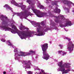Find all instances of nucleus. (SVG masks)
Returning a JSON list of instances; mask_svg holds the SVG:
<instances>
[{"label":"nucleus","mask_w":74,"mask_h":74,"mask_svg":"<svg viewBox=\"0 0 74 74\" xmlns=\"http://www.w3.org/2000/svg\"><path fill=\"white\" fill-rule=\"evenodd\" d=\"M37 33L36 32L35 33Z\"/></svg>","instance_id":"obj_35"},{"label":"nucleus","mask_w":74,"mask_h":74,"mask_svg":"<svg viewBox=\"0 0 74 74\" xmlns=\"http://www.w3.org/2000/svg\"><path fill=\"white\" fill-rule=\"evenodd\" d=\"M13 22H14V21L13 20Z\"/></svg>","instance_id":"obj_34"},{"label":"nucleus","mask_w":74,"mask_h":74,"mask_svg":"<svg viewBox=\"0 0 74 74\" xmlns=\"http://www.w3.org/2000/svg\"><path fill=\"white\" fill-rule=\"evenodd\" d=\"M7 44H8V45L10 46L11 47H12V48H15V47L10 42V40H8V41H7L6 42Z\"/></svg>","instance_id":"obj_15"},{"label":"nucleus","mask_w":74,"mask_h":74,"mask_svg":"<svg viewBox=\"0 0 74 74\" xmlns=\"http://www.w3.org/2000/svg\"><path fill=\"white\" fill-rule=\"evenodd\" d=\"M45 1L47 4H49L51 1V0H45Z\"/></svg>","instance_id":"obj_21"},{"label":"nucleus","mask_w":74,"mask_h":74,"mask_svg":"<svg viewBox=\"0 0 74 74\" xmlns=\"http://www.w3.org/2000/svg\"><path fill=\"white\" fill-rule=\"evenodd\" d=\"M55 18H56L55 20L56 22L57 23H59L60 27H63V25H61L60 24L64 22H66V23L65 24V26H64V27L66 26L68 27L69 26H71V25H73V23H72L71 21H69V20L66 19L63 15L61 14L60 16H58V17L55 16Z\"/></svg>","instance_id":"obj_4"},{"label":"nucleus","mask_w":74,"mask_h":74,"mask_svg":"<svg viewBox=\"0 0 74 74\" xmlns=\"http://www.w3.org/2000/svg\"><path fill=\"white\" fill-rule=\"evenodd\" d=\"M0 19L2 21L1 23L0 24V27L1 30H4L5 31H10L13 34H15L17 33L18 30L16 27L13 24H11L10 26H11L12 29H12L8 26V23L9 22V19L8 18L7 16L1 15H0Z\"/></svg>","instance_id":"obj_1"},{"label":"nucleus","mask_w":74,"mask_h":74,"mask_svg":"<svg viewBox=\"0 0 74 74\" xmlns=\"http://www.w3.org/2000/svg\"><path fill=\"white\" fill-rule=\"evenodd\" d=\"M33 68H34V69L35 71H36V70H40L41 69H39V68H38L37 66H34Z\"/></svg>","instance_id":"obj_20"},{"label":"nucleus","mask_w":74,"mask_h":74,"mask_svg":"<svg viewBox=\"0 0 74 74\" xmlns=\"http://www.w3.org/2000/svg\"><path fill=\"white\" fill-rule=\"evenodd\" d=\"M40 24L42 26H44L45 25V23H44V21H42L40 23Z\"/></svg>","instance_id":"obj_24"},{"label":"nucleus","mask_w":74,"mask_h":74,"mask_svg":"<svg viewBox=\"0 0 74 74\" xmlns=\"http://www.w3.org/2000/svg\"><path fill=\"white\" fill-rule=\"evenodd\" d=\"M14 15H13V16H14V15H16L17 16H20L21 19H23L25 18V19H27V17L29 15H32L33 14L31 13L30 12H29L28 10H25V12H22L21 13H13Z\"/></svg>","instance_id":"obj_7"},{"label":"nucleus","mask_w":74,"mask_h":74,"mask_svg":"<svg viewBox=\"0 0 74 74\" xmlns=\"http://www.w3.org/2000/svg\"><path fill=\"white\" fill-rule=\"evenodd\" d=\"M58 52L59 54H62V55L63 56L66 55V53L64 52V51H62V50H59Z\"/></svg>","instance_id":"obj_18"},{"label":"nucleus","mask_w":74,"mask_h":74,"mask_svg":"<svg viewBox=\"0 0 74 74\" xmlns=\"http://www.w3.org/2000/svg\"><path fill=\"white\" fill-rule=\"evenodd\" d=\"M38 58V57H37V55H36V58L37 59V58Z\"/></svg>","instance_id":"obj_30"},{"label":"nucleus","mask_w":74,"mask_h":74,"mask_svg":"<svg viewBox=\"0 0 74 74\" xmlns=\"http://www.w3.org/2000/svg\"><path fill=\"white\" fill-rule=\"evenodd\" d=\"M72 71H74V70H72Z\"/></svg>","instance_id":"obj_32"},{"label":"nucleus","mask_w":74,"mask_h":74,"mask_svg":"<svg viewBox=\"0 0 74 74\" xmlns=\"http://www.w3.org/2000/svg\"><path fill=\"white\" fill-rule=\"evenodd\" d=\"M31 9L33 12L35 14V15H36V16H38V17L41 18V17H43V16H44V15H45L44 14L40 12V11L38 10L35 9L34 8H32Z\"/></svg>","instance_id":"obj_11"},{"label":"nucleus","mask_w":74,"mask_h":74,"mask_svg":"<svg viewBox=\"0 0 74 74\" xmlns=\"http://www.w3.org/2000/svg\"><path fill=\"white\" fill-rule=\"evenodd\" d=\"M36 0V1H37V0Z\"/></svg>","instance_id":"obj_36"},{"label":"nucleus","mask_w":74,"mask_h":74,"mask_svg":"<svg viewBox=\"0 0 74 74\" xmlns=\"http://www.w3.org/2000/svg\"><path fill=\"white\" fill-rule=\"evenodd\" d=\"M3 73L4 74H5V73H6V72L4 71V72H3Z\"/></svg>","instance_id":"obj_29"},{"label":"nucleus","mask_w":74,"mask_h":74,"mask_svg":"<svg viewBox=\"0 0 74 74\" xmlns=\"http://www.w3.org/2000/svg\"><path fill=\"white\" fill-rule=\"evenodd\" d=\"M62 62L63 61H61V62H59L58 64V66H59V68L57 70L58 71H61L62 72H63L62 73V74H67V73H69V71H70V69H69V68H70V66L69 65H71V64L70 63H65L62 65ZM68 69L67 70H65V69Z\"/></svg>","instance_id":"obj_5"},{"label":"nucleus","mask_w":74,"mask_h":74,"mask_svg":"<svg viewBox=\"0 0 74 74\" xmlns=\"http://www.w3.org/2000/svg\"><path fill=\"white\" fill-rule=\"evenodd\" d=\"M37 7L40 8V9H42V10L45 9L44 6L41 5L40 3H38V5H37Z\"/></svg>","instance_id":"obj_17"},{"label":"nucleus","mask_w":74,"mask_h":74,"mask_svg":"<svg viewBox=\"0 0 74 74\" xmlns=\"http://www.w3.org/2000/svg\"><path fill=\"white\" fill-rule=\"evenodd\" d=\"M52 6H53V5H52V6H49V7H50V8H52Z\"/></svg>","instance_id":"obj_28"},{"label":"nucleus","mask_w":74,"mask_h":74,"mask_svg":"<svg viewBox=\"0 0 74 74\" xmlns=\"http://www.w3.org/2000/svg\"><path fill=\"white\" fill-rule=\"evenodd\" d=\"M1 41H2V42H5V40L3 39H1Z\"/></svg>","instance_id":"obj_26"},{"label":"nucleus","mask_w":74,"mask_h":74,"mask_svg":"<svg viewBox=\"0 0 74 74\" xmlns=\"http://www.w3.org/2000/svg\"><path fill=\"white\" fill-rule=\"evenodd\" d=\"M11 3L12 4H14L16 6H17V7H21V9L23 11H25V8L26 7L25 5H22V3H20L19 4L16 3L15 1H14V0H11Z\"/></svg>","instance_id":"obj_13"},{"label":"nucleus","mask_w":74,"mask_h":74,"mask_svg":"<svg viewBox=\"0 0 74 74\" xmlns=\"http://www.w3.org/2000/svg\"><path fill=\"white\" fill-rule=\"evenodd\" d=\"M27 73L28 74H32V73H32V72L31 71H27Z\"/></svg>","instance_id":"obj_25"},{"label":"nucleus","mask_w":74,"mask_h":74,"mask_svg":"<svg viewBox=\"0 0 74 74\" xmlns=\"http://www.w3.org/2000/svg\"><path fill=\"white\" fill-rule=\"evenodd\" d=\"M60 1L62 2L64 4H66V5H69L70 4H72L74 6V3H73L71 1L66 0H56L54 2L52 1L51 2V3L52 5H58V2H60Z\"/></svg>","instance_id":"obj_10"},{"label":"nucleus","mask_w":74,"mask_h":74,"mask_svg":"<svg viewBox=\"0 0 74 74\" xmlns=\"http://www.w3.org/2000/svg\"><path fill=\"white\" fill-rule=\"evenodd\" d=\"M50 25H51V26H55V23H54V22H53L52 21H51L50 22Z\"/></svg>","instance_id":"obj_22"},{"label":"nucleus","mask_w":74,"mask_h":74,"mask_svg":"<svg viewBox=\"0 0 74 74\" xmlns=\"http://www.w3.org/2000/svg\"><path fill=\"white\" fill-rule=\"evenodd\" d=\"M64 39L67 40L69 41L67 45V49L68 51H69V53H71V51H73V48H74V44L73 43V42L70 40L71 39L67 37H65Z\"/></svg>","instance_id":"obj_9"},{"label":"nucleus","mask_w":74,"mask_h":74,"mask_svg":"<svg viewBox=\"0 0 74 74\" xmlns=\"http://www.w3.org/2000/svg\"><path fill=\"white\" fill-rule=\"evenodd\" d=\"M22 63L24 64L23 67L25 69H30L31 65V61H21Z\"/></svg>","instance_id":"obj_12"},{"label":"nucleus","mask_w":74,"mask_h":74,"mask_svg":"<svg viewBox=\"0 0 74 74\" xmlns=\"http://www.w3.org/2000/svg\"><path fill=\"white\" fill-rule=\"evenodd\" d=\"M64 30H65V31H66V29L65 28H64Z\"/></svg>","instance_id":"obj_31"},{"label":"nucleus","mask_w":74,"mask_h":74,"mask_svg":"<svg viewBox=\"0 0 74 74\" xmlns=\"http://www.w3.org/2000/svg\"><path fill=\"white\" fill-rule=\"evenodd\" d=\"M14 52L15 53V60H18V62H21V60L19 59V57L21 56H27L28 55H30L31 54L33 53V54H35V51H33L32 50L29 51V53H26L25 52H23L20 51L19 52L18 51V50L16 48L14 49Z\"/></svg>","instance_id":"obj_6"},{"label":"nucleus","mask_w":74,"mask_h":74,"mask_svg":"<svg viewBox=\"0 0 74 74\" xmlns=\"http://www.w3.org/2000/svg\"><path fill=\"white\" fill-rule=\"evenodd\" d=\"M4 8H6L7 10H11L12 12L13 11H12V9L10 7L9 5L8 4H6L3 6Z\"/></svg>","instance_id":"obj_14"},{"label":"nucleus","mask_w":74,"mask_h":74,"mask_svg":"<svg viewBox=\"0 0 74 74\" xmlns=\"http://www.w3.org/2000/svg\"><path fill=\"white\" fill-rule=\"evenodd\" d=\"M59 47H60L61 49H62V48H63V45H60Z\"/></svg>","instance_id":"obj_27"},{"label":"nucleus","mask_w":74,"mask_h":74,"mask_svg":"<svg viewBox=\"0 0 74 74\" xmlns=\"http://www.w3.org/2000/svg\"><path fill=\"white\" fill-rule=\"evenodd\" d=\"M41 47L43 51V56L42 57V58L47 60L49 59V55L47 52V49H48V44L45 43L43 45H41Z\"/></svg>","instance_id":"obj_8"},{"label":"nucleus","mask_w":74,"mask_h":74,"mask_svg":"<svg viewBox=\"0 0 74 74\" xmlns=\"http://www.w3.org/2000/svg\"><path fill=\"white\" fill-rule=\"evenodd\" d=\"M60 9H58L57 7H56L55 9L54 10V12L55 13H58L60 14Z\"/></svg>","instance_id":"obj_16"},{"label":"nucleus","mask_w":74,"mask_h":74,"mask_svg":"<svg viewBox=\"0 0 74 74\" xmlns=\"http://www.w3.org/2000/svg\"><path fill=\"white\" fill-rule=\"evenodd\" d=\"M64 10L66 11L67 12H69V9L66 8V7H64Z\"/></svg>","instance_id":"obj_23"},{"label":"nucleus","mask_w":74,"mask_h":74,"mask_svg":"<svg viewBox=\"0 0 74 74\" xmlns=\"http://www.w3.org/2000/svg\"><path fill=\"white\" fill-rule=\"evenodd\" d=\"M27 1L26 2H27V3H28L29 4H30L32 6L33 5V2H32V1L30 0H27Z\"/></svg>","instance_id":"obj_19"},{"label":"nucleus","mask_w":74,"mask_h":74,"mask_svg":"<svg viewBox=\"0 0 74 74\" xmlns=\"http://www.w3.org/2000/svg\"><path fill=\"white\" fill-rule=\"evenodd\" d=\"M57 6H58V5H57Z\"/></svg>","instance_id":"obj_37"},{"label":"nucleus","mask_w":74,"mask_h":74,"mask_svg":"<svg viewBox=\"0 0 74 74\" xmlns=\"http://www.w3.org/2000/svg\"><path fill=\"white\" fill-rule=\"evenodd\" d=\"M20 29L21 30H23L25 29H27V30L26 31H18L17 33L18 36L20 37L21 38L22 40L27 38V37H33L34 34V32L29 30V28H26L25 27L22 25L21 24V26L20 27Z\"/></svg>","instance_id":"obj_2"},{"label":"nucleus","mask_w":74,"mask_h":74,"mask_svg":"<svg viewBox=\"0 0 74 74\" xmlns=\"http://www.w3.org/2000/svg\"><path fill=\"white\" fill-rule=\"evenodd\" d=\"M73 42H74V41H73Z\"/></svg>","instance_id":"obj_38"},{"label":"nucleus","mask_w":74,"mask_h":74,"mask_svg":"<svg viewBox=\"0 0 74 74\" xmlns=\"http://www.w3.org/2000/svg\"><path fill=\"white\" fill-rule=\"evenodd\" d=\"M32 24L34 25L35 27H38L37 28V33L38 34H35V35H36L37 36H44L45 35V33L44 32H47V30H50L49 28L46 26L45 27H44L40 25V23H36L34 21H32L28 20Z\"/></svg>","instance_id":"obj_3"},{"label":"nucleus","mask_w":74,"mask_h":74,"mask_svg":"<svg viewBox=\"0 0 74 74\" xmlns=\"http://www.w3.org/2000/svg\"><path fill=\"white\" fill-rule=\"evenodd\" d=\"M29 8H30V5H29Z\"/></svg>","instance_id":"obj_33"}]
</instances>
